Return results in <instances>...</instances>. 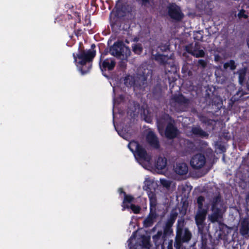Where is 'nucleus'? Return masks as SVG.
Masks as SVG:
<instances>
[{"mask_svg": "<svg viewBox=\"0 0 249 249\" xmlns=\"http://www.w3.org/2000/svg\"><path fill=\"white\" fill-rule=\"evenodd\" d=\"M207 213V210H197L195 216V221L197 226L198 234L200 236V249H215L213 245L208 244V240L212 237L205 223Z\"/></svg>", "mask_w": 249, "mask_h": 249, "instance_id": "obj_1", "label": "nucleus"}, {"mask_svg": "<svg viewBox=\"0 0 249 249\" xmlns=\"http://www.w3.org/2000/svg\"><path fill=\"white\" fill-rule=\"evenodd\" d=\"M185 222L183 217L178 220L176 235L174 242L176 249H180L184 243H188L192 238V234L188 228H185Z\"/></svg>", "mask_w": 249, "mask_h": 249, "instance_id": "obj_2", "label": "nucleus"}, {"mask_svg": "<svg viewBox=\"0 0 249 249\" xmlns=\"http://www.w3.org/2000/svg\"><path fill=\"white\" fill-rule=\"evenodd\" d=\"M178 216V213L177 212L176 210L173 209L165 225L163 227V232L161 231H159L157 232V244L160 239L163 240L162 244H166V240L168 239L171 235H173L172 227Z\"/></svg>", "mask_w": 249, "mask_h": 249, "instance_id": "obj_3", "label": "nucleus"}, {"mask_svg": "<svg viewBox=\"0 0 249 249\" xmlns=\"http://www.w3.org/2000/svg\"><path fill=\"white\" fill-rule=\"evenodd\" d=\"M170 104L178 112H183L186 111L190 104V100L181 93L175 94L171 96Z\"/></svg>", "mask_w": 249, "mask_h": 249, "instance_id": "obj_4", "label": "nucleus"}, {"mask_svg": "<svg viewBox=\"0 0 249 249\" xmlns=\"http://www.w3.org/2000/svg\"><path fill=\"white\" fill-rule=\"evenodd\" d=\"M162 119L167 122L164 130L165 138L168 140L176 138L178 134V130L176 125L174 119L168 114H164Z\"/></svg>", "mask_w": 249, "mask_h": 249, "instance_id": "obj_5", "label": "nucleus"}, {"mask_svg": "<svg viewBox=\"0 0 249 249\" xmlns=\"http://www.w3.org/2000/svg\"><path fill=\"white\" fill-rule=\"evenodd\" d=\"M128 147L132 152H137L138 156L145 162V168L151 170V156L149 155L146 151L142 148L139 143L135 141L131 142L128 145Z\"/></svg>", "mask_w": 249, "mask_h": 249, "instance_id": "obj_6", "label": "nucleus"}, {"mask_svg": "<svg viewBox=\"0 0 249 249\" xmlns=\"http://www.w3.org/2000/svg\"><path fill=\"white\" fill-rule=\"evenodd\" d=\"M167 10L168 16L176 21H180L184 18V16L180 7L176 3H170L167 7Z\"/></svg>", "mask_w": 249, "mask_h": 249, "instance_id": "obj_7", "label": "nucleus"}, {"mask_svg": "<svg viewBox=\"0 0 249 249\" xmlns=\"http://www.w3.org/2000/svg\"><path fill=\"white\" fill-rule=\"evenodd\" d=\"M144 77L142 75H127L124 78V83L127 86H141L143 84Z\"/></svg>", "mask_w": 249, "mask_h": 249, "instance_id": "obj_8", "label": "nucleus"}, {"mask_svg": "<svg viewBox=\"0 0 249 249\" xmlns=\"http://www.w3.org/2000/svg\"><path fill=\"white\" fill-rule=\"evenodd\" d=\"M206 158L204 154L198 153L194 155L190 160V165L194 169L202 168L206 163Z\"/></svg>", "mask_w": 249, "mask_h": 249, "instance_id": "obj_9", "label": "nucleus"}, {"mask_svg": "<svg viewBox=\"0 0 249 249\" xmlns=\"http://www.w3.org/2000/svg\"><path fill=\"white\" fill-rule=\"evenodd\" d=\"M145 185L143 187L144 189L147 191L149 197L151 201V210L154 208V206L152 205V203L155 201V197L152 194L153 191H155L154 183L150 180H146L145 181Z\"/></svg>", "mask_w": 249, "mask_h": 249, "instance_id": "obj_10", "label": "nucleus"}, {"mask_svg": "<svg viewBox=\"0 0 249 249\" xmlns=\"http://www.w3.org/2000/svg\"><path fill=\"white\" fill-rule=\"evenodd\" d=\"M185 51L196 58L203 57L205 54L203 50L198 49L196 46L193 47L191 45L186 46Z\"/></svg>", "mask_w": 249, "mask_h": 249, "instance_id": "obj_11", "label": "nucleus"}, {"mask_svg": "<svg viewBox=\"0 0 249 249\" xmlns=\"http://www.w3.org/2000/svg\"><path fill=\"white\" fill-rule=\"evenodd\" d=\"M241 235L245 238L249 237V220L244 218L241 222L239 231Z\"/></svg>", "mask_w": 249, "mask_h": 249, "instance_id": "obj_12", "label": "nucleus"}, {"mask_svg": "<svg viewBox=\"0 0 249 249\" xmlns=\"http://www.w3.org/2000/svg\"><path fill=\"white\" fill-rule=\"evenodd\" d=\"M146 141L147 146L154 149L156 148V137L154 131L150 129L147 130Z\"/></svg>", "mask_w": 249, "mask_h": 249, "instance_id": "obj_13", "label": "nucleus"}, {"mask_svg": "<svg viewBox=\"0 0 249 249\" xmlns=\"http://www.w3.org/2000/svg\"><path fill=\"white\" fill-rule=\"evenodd\" d=\"M175 172L179 175H186L188 172L187 165L184 162L176 163L174 167Z\"/></svg>", "mask_w": 249, "mask_h": 249, "instance_id": "obj_14", "label": "nucleus"}, {"mask_svg": "<svg viewBox=\"0 0 249 249\" xmlns=\"http://www.w3.org/2000/svg\"><path fill=\"white\" fill-rule=\"evenodd\" d=\"M247 68L243 67L237 71L236 73L238 74V82L240 85L243 86L246 79L247 72Z\"/></svg>", "mask_w": 249, "mask_h": 249, "instance_id": "obj_15", "label": "nucleus"}, {"mask_svg": "<svg viewBox=\"0 0 249 249\" xmlns=\"http://www.w3.org/2000/svg\"><path fill=\"white\" fill-rule=\"evenodd\" d=\"M149 248V239L145 237H142L140 239L139 244L136 245L135 249H148Z\"/></svg>", "mask_w": 249, "mask_h": 249, "instance_id": "obj_16", "label": "nucleus"}, {"mask_svg": "<svg viewBox=\"0 0 249 249\" xmlns=\"http://www.w3.org/2000/svg\"><path fill=\"white\" fill-rule=\"evenodd\" d=\"M95 51L89 50L87 53H83L79 56V58L82 59L84 62L90 61L95 56Z\"/></svg>", "mask_w": 249, "mask_h": 249, "instance_id": "obj_17", "label": "nucleus"}, {"mask_svg": "<svg viewBox=\"0 0 249 249\" xmlns=\"http://www.w3.org/2000/svg\"><path fill=\"white\" fill-rule=\"evenodd\" d=\"M192 133L196 136H199L201 138H205L208 137V134L204 131L199 126L193 127L191 130Z\"/></svg>", "mask_w": 249, "mask_h": 249, "instance_id": "obj_18", "label": "nucleus"}, {"mask_svg": "<svg viewBox=\"0 0 249 249\" xmlns=\"http://www.w3.org/2000/svg\"><path fill=\"white\" fill-rule=\"evenodd\" d=\"M122 43L114 44L110 49V53L111 55L120 57Z\"/></svg>", "mask_w": 249, "mask_h": 249, "instance_id": "obj_19", "label": "nucleus"}, {"mask_svg": "<svg viewBox=\"0 0 249 249\" xmlns=\"http://www.w3.org/2000/svg\"><path fill=\"white\" fill-rule=\"evenodd\" d=\"M131 52L129 49L125 45L122 44L121 51L120 52V57L121 59H126L130 55Z\"/></svg>", "mask_w": 249, "mask_h": 249, "instance_id": "obj_20", "label": "nucleus"}, {"mask_svg": "<svg viewBox=\"0 0 249 249\" xmlns=\"http://www.w3.org/2000/svg\"><path fill=\"white\" fill-rule=\"evenodd\" d=\"M220 198L219 196L216 197L214 199L212 206V211H213V213L221 214V210L217 206V203L219 201H220Z\"/></svg>", "mask_w": 249, "mask_h": 249, "instance_id": "obj_21", "label": "nucleus"}, {"mask_svg": "<svg viewBox=\"0 0 249 249\" xmlns=\"http://www.w3.org/2000/svg\"><path fill=\"white\" fill-rule=\"evenodd\" d=\"M163 240L162 239H160L159 240V242L157 244V249L158 247H159L160 245L161 246V247L162 249H164L165 248V246H167V249H173V240H166V244H162Z\"/></svg>", "mask_w": 249, "mask_h": 249, "instance_id": "obj_22", "label": "nucleus"}, {"mask_svg": "<svg viewBox=\"0 0 249 249\" xmlns=\"http://www.w3.org/2000/svg\"><path fill=\"white\" fill-rule=\"evenodd\" d=\"M155 215L153 213H150L149 216L144 221V225L146 227H149L152 225L154 223Z\"/></svg>", "mask_w": 249, "mask_h": 249, "instance_id": "obj_23", "label": "nucleus"}, {"mask_svg": "<svg viewBox=\"0 0 249 249\" xmlns=\"http://www.w3.org/2000/svg\"><path fill=\"white\" fill-rule=\"evenodd\" d=\"M167 164V161L165 158H158L157 160V169H163Z\"/></svg>", "mask_w": 249, "mask_h": 249, "instance_id": "obj_24", "label": "nucleus"}, {"mask_svg": "<svg viewBox=\"0 0 249 249\" xmlns=\"http://www.w3.org/2000/svg\"><path fill=\"white\" fill-rule=\"evenodd\" d=\"M115 63L112 60H106L103 61L102 66L104 69H107L108 70H112L115 66Z\"/></svg>", "mask_w": 249, "mask_h": 249, "instance_id": "obj_25", "label": "nucleus"}, {"mask_svg": "<svg viewBox=\"0 0 249 249\" xmlns=\"http://www.w3.org/2000/svg\"><path fill=\"white\" fill-rule=\"evenodd\" d=\"M223 67L225 69H227L230 68L231 71H234L236 69V65L235 64V61L233 60H230L224 64Z\"/></svg>", "mask_w": 249, "mask_h": 249, "instance_id": "obj_26", "label": "nucleus"}, {"mask_svg": "<svg viewBox=\"0 0 249 249\" xmlns=\"http://www.w3.org/2000/svg\"><path fill=\"white\" fill-rule=\"evenodd\" d=\"M205 201V198L202 196H199L197 198V203L198 205V210H205L203 208V202Z\"/></svg>", "mask_w": 249, "mask_h": 249, "instance_id": "obj_27", "label": "nucleus"}, {"mask_svg": "<svg viewBox=\"0 0 249 249\" xmlns=\"http://www.w3.org/2000/svg\"><path fill=\"white\" fill-rule=\"evenodd\" d=\"M207 93L205 94V100L207 102H209L210 104H213V93L212 94L209 93L207 92V90H206Z\"/></svg>", "mask_w": 249, "mask_h": 249, "instance_id": "obj_28", "label": "nucleus"}, {"mask_svg": "<svg viewBox=\"0 0 249 249\" xmlns=\"http://www.w3.org/2000/svg\"><path fill=\"white\" fill-rule=\"evenodd\" d=\"M142 50V48L140 44H135L133 46V51L136 54H140Z\"/></svg>", "mask_w": 249, "mask_h": 249, "instance_id": "obj_29", "label": "nucleus"}, {"mask_svg": "<svg viewBox=\"0 0 249 249\" xmlns=\"http://www.w3.org/2000/svg\"><path fill=\"white\" fill-rule=\"evenodd\" d=\"M125 207L127 208H130L135 213H139L140 211V207L134 204H130V206L127 205Z\"/></svg>", "mask_w": 249, "mask_h": 249, "instance_id": "obj_30", "label": "nucleus"}, {"mask_svg": "<svg viewBox=\"0 0 249 249\" xmlns=\"http://www.w3.org/2000/svg\"><path fill=\"white\" fill-rule=\"evenodd\" d=\"M221 216V214H218L213 213L210 216V219L212 222H215L218 221V219Z\"/></svg>", "mask_w": 249, "mask_h": 249, "instance_id": "obj_31", "label": "nucleus"}, {"mask_svg": "<svg viewBox=\"0 0 249 249\" xmlns=\"http://www.w3.org/2000/svg\"><path fill=\"white\" fill-rule=\"evenodd\" d=\"M161 184L164 187L168 188L170 187L171 181L164 178L160 179Z\"/></svg>", "mask_w": 249, "mask_h": 249, "instance_id": "obj_32", "label": "nucleus"}, {"mask_svg": "<svg viewBox=\"0 0 249 249\" xmlns=\"http://www.w3.org/2000/svg\"><path fill=\"white\" fill-rule=\"evenodd\" d=\"M246 11L244 9H242L239 11L238 14V17L239 18H248V15L246 14Z\"/></svg>", "mask_w": 249, "mask_h": 249, "instance_id": "obj_33", "label": "nucleus"}, {"mask_svg": "<svg viewBox=\"0 0 249 249\" xmlns=\"http://www.w3.org/2000/svg\"><path fill=\"white\" fill-rule=\"evenodd\" d=\"M207 65V62L205 60L203 59H199L197 62V66L201 67L202 68H205L206 67Z\"/></svg>", "mask_w": 249, "mask_h": 249, "instance_id": "obj_34", "label": "nucleus"}, {"mask_svg": "<svg viewBox=\"0 0 249 249\" xmlns=\"http://www.w3.org/2000/svg\"><path fill=\"white\" fill-rule=\"evenodd\" d=\"M182 73L185 75H188L189 76H190L192 75V72L190 70H188L187 68V66H184L182 68Z\"/></svg>", "mask_w": 249, "mask_h": 249, "instance_id": "obj_35", "label": "nucleus"}, {"mask_svg": "<svg viewBox=\"0 0 249 249\" xmlns=\"http://www.w3.org/2000/svg\"><path fill=\"white\" fill-rule=\"evenodd\" d=\"M187 207L188 203H186V201L183 202L181 210L180 211L181 212H182L183 215H185L186 214Z\"/></svg>", "mask_w": 249, "mask_h": 249, "instance_id": "obj_36", "label": "nucleus"}, {"mask_svg": "<svg viewBox=\"0 0 249 249\" xmlns=\"http://www.w3.org/2000/svg\"><path fill=\"white\" fill-rule=\"evenodd\" d=\"M133 197L132 196L126 195L124 199V203H125L126 202H130L133 200Z\"/></svg>", "mask_w": 249, "mask_h": 249, "instance_id": "obj_37", "label": "nucleus"}, {"mask_svg": "<svg viewBox=\"0 0 249 249\" xmlns=\"http://www.w3.org/2000/svg\"><path fill=\"white\" fill-rule=\"evenodd\" d=\"M221 57L218 54H214V60L215 62H219L221 60Z\"/></svg>", "mask_w": 249, "mask_h": 249, "instance_id": "obj_38", "label": "nucleus"}, {"mask_svg": "<svg viewBox=\"0 0 249 249\" xmlns=\"http://www.w3.org/2000/svg\"><path fill=\"white\" fill-rule=\"evenodd\" d=\"M163 57V55H160V54H159L158 53H157V57H156L157 61H159L160 60H161Z\"/></svg>", "mask_w": 249, "mask_h": 249, "instance_id": "obj_39", "label": "nucleus"}, {"mask_svg": "<svg viewBox=\"0 0 249 249\" xmlns=\"http://www.w3.org/2000/svg\"><path fill=\"white\" fill-rule=\"evenodd\" d=\"M141 0L143 4H146L147 3H150L151 2L153 1V0Z\"/></svg>", "mask_w": 249, "mask_h": 249, "instance_id": "obj_40", "label": "nucleus"}, {"mask_svg": "<svg viewBox=\"0 0 249 249\" xmlns=\"http://www.w3.org/2000/svg\"><path fill=\"white\" fill-rule=\"evenodd\" d=\"M135 241V238L134 237V235H133L131 237L130 239H129V242L131 244H133Z\"/></svg>", "mask_w": 249, "mask_h": 249, "instance_id": "obj_41", "label": "nucleus"}, {"mask_svg": "<svg viewBox=\"0 0 249 249\" xmlns=\"http://www.w3.org/2000/svg\"><path fill=\"white\" fill-rule=\"evenodd\" d=\"M160 147V142L157 137V150Z\"/></svg>", "mask_w": 249, "mask_h": 249, "instance_id": "obj_42", "label": "nucleus"}, {"mask_svg": "<svg viewBox=\"0 0 249 249\" xmlns=\"http://www.w3.org/2000/svg\"><path fill=\"white\" fill-rule=\"evenodd\" d=\"M246 199L247 200H249V193L247 195Z\"/></svg>", "mask_w": 249, "mask_h": 249, "instance_id": "obj_43", "label": "nucleus"}, {"mask_svg": "<svg viewBox=\"0 0 249 249\" xmlns=\"http://www.w3.org/2000/svg\"><path fill=\"white\" fill-rule=\"evenodd\" d=\"M247 45L248 46V47L249 48V38L247 40Z\"/></svg>", "mask_w": 249, "mask_h": 249, "instance_id": "obj_44", "label": "nucleus"}, {"mask_svg": "<svg viewBox=\"0 0 249 249\" xmlns=\"http://www.w3.org/2000/svg\"><path fill=\"white\" fill-rule=\"evenodd\" d=\"M247 89L249 90V85H247Z\"/></svg>", "mask_w": 249, "mask_h": 249, "instance_id": "obj_45", "label": "nucleus"}, {"mask_svg": "<svg viewBox=\"0 0 249 249\" xmlns=\"http://www.w3.org/2000/svg\"><path fill=\"white\" fill-rule=\"evenodd\" d=\"M94 47H95V45L94 44L92 45V46H91L92 48Z\"/></svg>", "mask_w": 249, "mask_h": 249, "instance_id": "obj_46", "label": "nucleus"}, {"mask_svg": "<svg viewBox=\"0 0 249 249\" xmlns=\"http://www.w3.org/2000/svg\"><path fill=\"white\" fill-rule=\"evenodd\" d=\"M249 1V0H248Z\"/></svg>", "mask_w": 249, "mask_h": 249, "instance_id": "obj_47", "label": "nucleus"}]
</instances>
